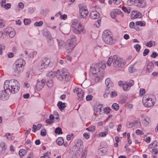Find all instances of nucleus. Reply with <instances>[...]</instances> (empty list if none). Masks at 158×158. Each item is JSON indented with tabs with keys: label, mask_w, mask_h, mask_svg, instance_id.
I'll return each mask as SVG.
<instances>
[{
	"label": "nucleus",
	"mask_w": 158,
	"mask_h": 158,
	"mask_svg": "<svg viewBox=\"0 0 158 158\" xmlns=\"http://www.w3.org/2000/svg\"><path fill=\"white\" fill-rule=\"evenodd\" d=\"M4 88L8 89L9 92L15 94L17 92L19 89V84L16 80H6L4 83Z\"/></svg>",
	"instance_id": "1"
},
{
	"label": "nucleus",
	"mask_w": 158,
	"mask_h": 158,
	"mask_svg": "<svg viewBox=\"0 0 158 158\" xmlns=\"http://www.w3.org/2000/svg\"><path fill=\"white\" fill-rule=\"evenodd\" d=\"M106 63L108 66H110L112 64L114 67L117 68L123 67L124 64L123 60L121 58L118 57L116 55H114L113 56H110Z\"/></svg>",
	"instance_id": "2"
},
{
	"label": "nucleus",
	"mask_w": 158,
	"mask_h": 158,
	"mask_svg": "<svg viewBox=\"0 0 158 158\" xmlns=\"http://www.w3.org/2000/svg\"><path fill=\"white\" fill-rule=\"evenodd\" d=\"M56 77L58 80L65 83L70 80V76L67 69H63L56 72Z\"/></svg>",
	"instance_id": "3"
},
{
	"label": "nucleus",
	"mask_w": 158,
	"mask_h": 158,
	"mask_svg": "<svg viewBox=\"0 0 158 158\" xmlns=\"http://www.w3.org/2000/svg\"><path fill=\"white\" fill-rule=\"evenodd\" d=\"M25 64V61L22 59L17 60L13 65V69L15 74L19 75L23 70V66Z\"/></svg>",
	"instance_id": "4"
},
{
	"label": "nucleus",
	"mask_w": 158,
	"mask_h": 158,
	"mask_svg": "<svg viewBox=\"0 0 158 158\" xmlns=\"http://www.w3.org/2000/svg\"><path fill=\"white\" fill-rule=\"evenodd\" d=\"M106 68V64L104 63H98L92 64L90 67V70L94 74L98 73L102 71Z\"/></svg>",
	"instance_id": "5"
},
{
	"label": "nucleus",
	"mask_w": 158,
	"mask_h": 158,
	"mask_svg": "<svg viewBox=\"0 0 158 158\" xmlns=\"http://www.w3.org/2000/svg\"><path fill=\"white\" fill-rule=\"evenodd\" d=\"M72 27L74 28V30L77 34H80L81 32L84 34L86 33V31L83 26L76 20H74L73 21Z\"/></svg>",
	"instance_id": "6"
},
{
	"label": "nucleus",
	"mask_w": 158,
	"mask_h": 158,
	"mask_svg": "<svg viewBox=\"0 0 158 158\" xmlns=\"http://www.w3.org/2000/svg\"><path fill=\"white\" fill-rule=\"evenodd\" d=\"M110 32L108 30L104 31L103 33L102 39L105 43L108 44H111L113 43V39L110 35Z\"/></svg>",
	"instance_id": "7"
},
{
	"label": "nucleus",
	"mask_w": 158,
	"mask_h": 158,
	"mask_svg": "<svg viewBox=\"0 0 158 158\" xmlns=\"http://www.w3.org/2000/svg\"><path fill=\"white\" fill-rule=\"evenodd\" d=\"M67 49L69 51V52H70L75 47V44L76 42L75 36L74 35H71L70 39L67 40Z\"/></svg>",
	"instance_id": "8"
},
{
	"label": "nucleus",
	"mask_w": 158,
	"mask_h": 158,
	"mask_svg": "<svg viewBox=\"0 0 158 158\" xmlns=\"http://www.w3.org/2000/svg\"><path fill=\"white\" fill-rule=\"evenodd\" d=\"M142 101L143 104L145 107H150L153 106L154 99L148 97L147 96H144L143 98Z\"/></svg>",
	"instance_id": "9"
},
{
	"label": "nucleus",
	"mask_w": 158,
	"mask_h": 158,
	"mask_svg": "<svg viewBox=\"0 0 158 158\" xmlns=\"http://www.w3.org/2000/svg\"><path fill=\"white\" fill-rule=\"evenodd\" d=\"M79 8L80 17L81 18H85L88 13L86 6L83 4H80Z\"/></svg>",
	"instance_id": "10"
},
{
	"label": "nucleus",
	"mask_w": 158,
	"mask_h": 158,
	"mask_svg": "<svg viewBox=\"0 0 158 158\" xmlns=\"http://www.w3.org/2000/svg\"><path fill=\"white\" fill-rule=\"evenodd\" d=\"M57 42L58 47L59 49H62L64 48L67 49V46L68 44L67 42L63 40V39L60 38L56 39Z\"/></svg>",
	"instance_id": "11"
},
{
	"label": "nucleus",
	"mask_w": 158,
	"mask_h": 158,
	"mask_svg": "<svg viewBox=\"0 0 158 158\" xmlns=\"http://www.w3.org/2000/svg\"><path fill=\"white\" fill-rule=\"evenodd\" d=\"M9 90L8 89H6L4 88V90L0 91V99L1 100H5L7 99L9 96Z\"/></svg>",
	"instance_id": "12"
},
{
	"label": "nucleus",
	"mask_w": 158,
	"mask_h": 158,
	"mask_svg": "<svg viewBox=\"0 0 158 158\" xmlns=\"http://www.w3.org/2000/svg\"><path fill=\"white\" fill-rule=\"evenodd\" d=\"M134 81L133 80L130 81L129 82H125L123 83V89L125 91H128L130 89L131 87L133 85Z\"/></svg>",
	"instance_id": "13"
},
{
	"label": "nucleus",
	"mask_w": 158,
	"mask_h": 158,
	"mask_svg": "<svg viewBox=\"0 0 158 158\" xmlns=\"http://www.w3.org/2000/svg\"><path fill=\"white\" fill-rule=\"evenodd\" d=\"M134 4L139 8H144L147 6V3L145 0H135Z\"/></svg>",
	"instance_id": "14"
},
{
	"label": "nucleus",
	"mask_w": 158,
	"mask_h": 158,
	"mask_svg": "<svg viewBox=\"0 0 158 158\" xmlns=\"http://www.w3.org/2000/svg\"><path fill=\"white\" fill-rule=\"evenodd\" d=\"M45 84V81L43 79H39L37 80L36 84V88L37 89L40 91L44 87Z\"/></svg>",
	"instance_id": "15"
},
{
	"label": "nucleus",
	"mask_w": 158,
	"mask_h": 158,
	"mask_svg": "<svg viewBox=\"0 0 158 158\" xmlns=\"http://www.w3.org/2000/svg\"><path fill=\"white\" fill-rule=\"evenodd\" d=\"M73 92L77 93L79 99L81 100L83 98L84 92L81 88H76L74 89Z\"/></svg>",
	"instance_id": "16"
},
{
	"label": "nucleus",
	"mask_w": 158,
	"mask_h": 158,
	"mask_svg": "<svg viewBox=\"0 0 158 158\" xmlns=\"http://www.w3.org/2000/svg\"><path fill=\"white\" fill-rule=\"evenodd\" d=\"M5 32L6 34L9 35L10 38H13L15 35V30L11 27L7 28L5 30Z\"/></svg>",
	"instance_id": "17"
},
{
	"label": "nucleus",
	"mask_w": 158,
	"mask_h": 158,
	"mask_svg": "<svg viewBox=\"0 0 158 158\" xmlns=\"http://www.w3.org/2000/svg\"><path fill=\"white\" fill-rule=\"evenodd\" d=\"M44 63L47 65V66L49 67H52L56 65L54 61L48 58H45L44 59Z\"/></svg>",
	"instance_id": "18"
},
{
	"label": "nucleus",
	"mask_w": 158,
	"mask_h": 158,
	"mask_svg": "<svg viewBox=\"0 0 158 158\" xmlns=\"http://www.w3.org/2000/svg\"><path fill=\"white\" fill-rule=\"evenodd\" d=\"M141 13L137 11H133L131 13V16L132 19L140 18L141 17Z\"/></svg>",
	"instance_id": "19"
},
{
	"label": "nucleus",
	"mask_w": 158,
	"mask_h": 158,
	"mask_svg": "<svg viewBox=\"0 0 158 158\" xmlns=\"http://www.w3.org/2000/svg\"><path fill=\"white\" fill-rule=\"evenodd\" d=\"M78 142L80 144V147L79 149V150L81 152H83L82 154L81 157V158H85L86 156V153L85 151L83 152V148H84L83 146V145L81 139L78 140Z\"/></svg>",
	"instance_id": "20"
},
{
	"label": "nucleus",
	"mask_w": 158,
	"mask_h": 158,
	"mask_svg": "<svg viewBox=\"0 0 158 158\" xmlns=\"http://www.w3.org/2000/svg\"><path fill=\"white\" fill-rule=\"evenodd\" d=\"M104 74V71H102L101 72L96 74V75L95 78V81L98 82L101 80L103 77Z\"/></svg>",
	"instance_id": "21"
},
{
	"label": "nucleus",
	"mask_w": 158,
	"mask_h": 158,
	"mask_svg": "<svg viewBox=\"0 0 158 158\" xmlns=\"http://www.w3.org/2000/svg\"><path fill=\"white\" fill-rule=\"evenodd\" d=\"M100 16L99 13L96 11H92L89 15L90 17L92 19H98Z\"/></svg>",
	"instance_id": "22"
},
{
	"label": "nucleus",
	"mask_w": 158,
	"mask_h": 158,
	"mask_svg": "<svg viewBox=\"0 0 158 158\" xmlns=\"http://www.w3.org/2000/svg\"><path fill=\"white\" fill-rule=\"evenodd\" d=\"M153 67L154 65L151 62H148L146 66V72L150 73L152 71Z\"/></svg>",
	"instance_id": "23"
},
{
	"label": "nucleus",
	"mask_w": 158,
	"mask_h": 158,
	"mask_svg": "<svg viewBox=\"0 0 158 158\" xmlns=\"http://www.w3.org/2000/svg\"><path fill=\"white\" fill-rule=\"evenodd\" d=\"M48 36H49L48 39V44L49 46H52L54 45V41L52 38L50 37V33L49 32L48 33Z\"/></svg>",
	"instance_id": "24"
},
{
	"label": "nucleus",
	"mask_w": 158,
	"mask_h": 158,
	"mask_svg": "<svg viewBox=\"0 0 158 158\" xmlns=\"http://www.w3.org/2000/svg\"><path fill=\"white\" fill-rule=\"evenodd\" d=\"M57 106L60 110L62 111L64 110V108L66 107L65 103L61 101H59L57 103Z\"/></svg>",
	"instance_id": "25"
},
{
	"label": "nucleus",
	"mask_w": 158,
	"mask_h": 158,
	"mask_svg": "<svg viewBox=\"0 0 158 158\" xmlns=\"http://www.w3.org/2000/svg\"><path fill=\"white\" fill-rule=\"evenodd\" d=\"M105 84L107 87V88H111L110 87L112 86V82L109 78L106 79L105 80Z\"/></svg>",
	"instance_id": "26"
},
{
	"label": "nucleus",
	"mask_w": 158,
	"mask_h": 158,
	"mask_svg": "<svg viewBox=\"0 0 158 158\" xmlns=\"http://www.w3.org/2000/svg\"><path fill=\"white\" fill-rule=\"evenodd\" d=\"M56 142L58 145L61 146L64 143V140L62 137H60L57 139Z\"/></svg>",
	"instance_id": "27"
},
{
	"label": "nucleus",
	"mask_w": 158,
	"mask_h": 158,
	"mask_svg": "<svg viewBox=\"0 0 158 158\" xmlns=\"http://www.w3.org/2000/svg\"><path fill=\"white\" fill-rule=\"evenodd\" d=\"M56 72L50 71L46 74V76L49 77H53L55 75L56 77Z\"/></svg>",
	"instance_id": "28"
},
{
	"label": "nucleus",
	"mask_w": 158,
	"mask_h": 158,
	"mask_svg": "<svg viewBox=\"0 0 158 158\" xmlns=\"http://www.w3.org/2000/svg\"><path fill=\"white\" fill-rule=\"evenodd\" d=\"M42 126V124H39L37 126H36L35 125H33V129L32 131L35 132L36 131L40 130Z\"/></svg>",
	"instance_id": "29"
},
{
	"label": "nucleus",
	"mask_w": 158,
	"mask_h": 158,
	"mask_svg": "<svg viewBox=\"0 0 158 158\" xmlns=\"http://www.w3.org/2000/svg\"><path fill=\"white\" fill-rule=\"evenodd\" d=\"M108 130H106L104 132H101L100 133L97 135V136L98 138L105 137L108 134Z\"/></svg>",
	"instance_id": "30"
},
{
	"label": "nucleus",
	"mask_w": 158,
	"mask_h": 158,
	"mask_svg": "<svg viewBox=\"0 0 158 158\" xmlns=\"http://www.w3.org/2000/svg\"><path fill=\"white\" fill-rule=\"evenodd\" d=\"M111 88H107L106 89V90L105 93L103 94V96L105 98H106L110 95V92H111Z\"/></svg>",
	"instance_id": "31"
},
{
	"label": "nucleus",
	"mask_w": 158,
	"mask_h": 158,
	"mask_svg": "<svg viewBox=\"0 0 158 158\" xmlns=\"http://www.w3.org/2000/svg\"><path fill=\"white\" fill-rule=\"evenodd\" d=\"M156 43L155 41H150L146 44V46L151 47L152 46H154L155 45Z\"/></svg>",
	"instance_id": "32"
},
{
	"label": "nucleus",
	"mask_w": 158,
	"mask_h": 158,
	"mask_svg": "<svg viewBox=\"0 0 158 158\" xmlns=\"http://www.w3.org/2000/svg\"><path fill=\"white\" fill-rule=\"evenodd\" d=\"M47 65L44 63V59L43 61V63H42L41 65L39 66V70L42 72L44 69L45 68L47 67Z\"/></svg>",
	"instance_id": "33"
},
{
	"label": "nucleus",
	"mask_w": 158,
	"mask_h": 158,
	"mask_svg": "<svg viewBox=\"0 0 158 158\" xmlns=\"http://www.w3.org/2000/svg\"><path fill=\"white\" fill-rule=\"evenodd\" d=\"M135 24L137 26H145L146 25L145 22L144 21H138L135 22Z\"/></svg>",
	"instance_id": "34"
},
{
	"label": "nucleus",
	"mask_w": 158,
	"mask_h": 158,
	"mask_svg": "<svg viewBox=\"0 0 158 158\" xmlns=\"http://www.w3.org/2000/svg\"><path fill=\"white\" fill-rule=\"evenodd\" d=\"M53 82L52 80H48L47 82V85L50 88H52L53 86Z\"/></svg>",
	"instance_id": "35"
},
{
	"label": "nucleus",
	"mask_w": 158,
	"mask_h": 158,
	"mask_svg": "<svg viewBox=\"0 0 158 158\" xmlns=\"http://www.w3.org/2000/svg\"><path fill=\"white\" fill-rule=\"evenodd\" d=\"M157 146V143L156 141H154L149 146V148H152L156 147Z\"/></svg>",
	"instance_id": "36"
},
{
	"label": "nucleus",
	"mask_w": 158,
	"mask_h": 158,
	"mask_svg": "<svg viewBox=\"0 0 158 158\" xmlns=\"http://www.w3.org/2000/svg\"><path fill=\"white\" fill-rule=\"evenodd\" d=\"M101 109L100 108H96L94 109V114L95 115H98L100 114Z\"/></svg>",
	"instance_id": "37"
},
{
	"label": "nucleus",
	"mask_w": 158,
	"mask_h": 158,
	"mask_svg": "<svg viewBox=\"0 0 158 158\" xmlns=\"http://www.w3.org/2000/svg\"><path fill=\"white\" fill-rule=\"evenodd\" d=\"M7 139L8 140H11L14 139V137L12 136L10 133H7L5 135Z\"/></svg>",
	"instance_id": "38"
},
{
	"label": "nucleus",
	"mask_w": 158,
	"mask_h": 158,
	"mask_svg": "<svg viewBox=\"0 0 158 158\" xmlns=\"http://www.w3.org/2000/svg\"><path fill=\"white\" fill-rule=\"evenodd\" d=\"M122 10L125 13L129 14L130 12V9L129 8H127L124 6L122 7Z\"/></svg>",
	"instance_id": "39"
},
{
	"label": "nucleus",
	"mask_w": 158,
	"mask_h": 158,
	"mask_svg": "<svg viewBox=\"0 0 158 158\" xmlns=\"http://www.w3.org/2000/svg\"><path fill=\"white\" fill-rule=\"evenodd\" d=\"M86 130L90 132L94 131L95 130V127L94 126H91L86 128Z\"/></svg>",
	"instance_id": "40"
},
{
	"label": "nucleus",
	"mask_w": 158,
	"mask_h": 158,
	"mask_svg": "<svg viewBox=\"0 0 158 158\" xmlns=\"http://www.w3.org/2000/svg\"><path fill=\"white\" fill-rule=\"evenodd\" d=\"M26 153V151L25 150L23 149H21L19 151V155L20 157H22L23 156L25 155Z\"/></svg>",
	"instance_id": "41"
},
{
	"label": "nucleus",
	"mask_w": 158,
	"mask_h": 158,
	"mask_svg": "<svg viewBox=\"0 0 158 158\" xmlns=\"http://www.w3.org/2000/svg\"><path fill=\"white\" fill-rule=\"evenodd\" d=\"M0 147L2 148V150H5L7 148V146L6 143L4 142H2L0 143Z\"/></svg>",
	"instance_id": "42"
},
{
	"label": "nucleus",
	"mask_w": 158,
	"mask_h": 158,
	"mask_svg": "<svg viewBox=\"0 0 158 158\" xmlns=\"http://www.w3.org/2000/svg\"><path fill=\"white\" fill-rule=\"evenodd\" d=\"M37 52L33 51L30 52L28 55L29 57L30 58H33L37 54Z\"/></svg>",
	"instance_id": "43"
},
{
	"label": "nucleus",
	"mask_w": 158,
	"mask_h": 158,
	"mask_svg": "<svg viewBox=\"0 0 158 158\" xmlns=\"http://www.w3.org/2000/svg\"><path fill=\"white\" fill-rule=\"evenodd\" d=\"M107 152L106 148H104L100 150L99 152V154L102 155H104Z\"/></svg>",
	"instance_id": "44"
},
{
	"label": "nucleus",
	"mask_w": 158,
	"mask_h": 158,
	"mask_svg": "<svg viewBox=\"0 0 158 158\" xmlns=\"http://www.w3.org/2000/svg\"><path fill=\"white\" fill-rule=\"evenodd\" d=\"M134 48L136 49L137 52H139L141 48V46L138 44H136L134 46Z\"/></svg>",
	"instance_id": "45"
},
{
	"label": "nucleus",
	"mask_w": 158,
	"mask_h": 158,
	"mask_svg": "<svg viewBox=\"0 0 158 158\" xmlns=\"http://www.w3.org/2000/svg\"><path fill=\"white\" fill-rule=\"evenodd\" d=\"M119 106L118 104L116 103H114L112 106V108L115 110H118L119 109Z\"/></svg>",
	"instance_id": "46"
},
{
	"label": "nucleus",
	"mask_w": 158,
	"mask_h": 158,
	"mask_svg": "<svg viewBox=\"0 0 158 158\" xmlns=\"http://www.w3.org/2000/svg\"><path fill=\"white\" fill-rule=\"evenodd\" d=\"M149 121H150V120L148 118L143 119V123L145 125L147 126L148 124Z\"/></svg>",
	"instance_id": "47"
},
{
	"label": "nucleus",
	"mask_w": 158,
	"mask_h": 158,
	"mask_svg": "<svg viewBox=\"0 0 158 158\" xmlns=\"http://www.w3.org/2000/svg\"><path fill=\"white\" fill-rule=\"evenodd\" d=\"M56 133L60 134L62 133V131L61 129L59 127L56 128L55 131Z\"/></svg>",
	"instance_id": "48"
},
{
	"label": "nucleus",
	"mask_w": 158,
	"mask_h": 158,
	"mask_svg": "<svg viewBox=\"0 0 158 158\" xmlns=\"http://www.w3.org/2000/svg\"><path fill=\"white\" fill-rule=\"evenodd\" d=\"M2 6L4 7L6 9H8L10 8L11 6V5L10 3H7L4 5H2Z\"/></svg>",
	"instance_id": "49"
},
{
	"label": "nucleus",
	"mask_w": 158,
	"mask_h": 158,
	"mask_svg": "<svg viewBox=\"0 0 158 158\" xmlns=\"http://www.w3.org/2000/svg\"><path fill=\"white\" fill-rule=\"evenodd\" d=\"M5 46L3 44L0 45V54L1 55L2 53V51L5 49Z\"/></svg>",
	"instance_id": "50"
},
{
	"label": "nucleus",
	"mask_w": 158,
	"mask_h": 158,
	"mask_svg": "<svg viewBox=\"0 0 158 158\" xmlns=\"http://www.w3.org/2000/svg\"><path fill=\"white\" fill-rule=\"evenodd\" d=\"M43 23L42 21H40L39 22H36L34 23V25L35 26H42Z\"/></svg>",
	"instance_id": "51"
},
{
	"label": "nucleus",
	"mask_w": 158,
	"mask_h": 158,
	"mask_svg": "<svg viewBox=\"0 0 158 158\" xmlns=\"http://www.w3.org/2000/svg\"><path fill=\"white\" fill-rule=\"evenodd\" d=\"M5 25V21L3 20L0 19V28H3L4 27Z\"/></svg>",
	"instance_id": "52"
},
{
	"label": "nucleus",
	"mask_w": 158,
	"mask_h": 158,
	"mask_svg": "<svg viewBox=\"0 0 158 158\" xmlns=\"http://www.w3.org/2000/svg\"><path fill=\"white\" fill-rule=\"evenodd\" d=\"M129 71L131 73H133L135 71V69L133 66H130L129 68Z\"/></svg>",
	"instance_id": "53"
},
{
	"label": "nucleus",
	"mask_w": 158,
	"mask_h": 158,
	"mask_svg": "<svg viewBox=\"0 0 158 158\" xmlns=\"http://www.w3.org/2000/svg\"><path fill=\"white\" fill-rule=\"evenodd\" d=\"M40 134L42 136H45L46 134V131L45 129H43L41 130Z\"/></svg>",
	"instance_id": "54"
},
{
	"label": "nucleus",
	"mask_w": 158,
	"mask_h": 158,
	"mask_svg": "<svg viewBox=\"0 0 158 158\" xmlns=\"http://www.w3.org/2000/svg\"><path fill=\"white\" fill-rule=\"evenodd\" d=\"M122 0H113V3L115 5H118L121 3Z\"/></svg>",
	"instance_id": "55"
},
{
	"label": "nucleus",
	"mask_w": 158,
	"mask_h": 158,
	"mask_svg": "<svg viewBox=\"0 0 158 158\" xmlns=\"http://www.w3.org/2000/svg\"><path fill=\"white\" fill-rule=\"evenodd\" d=\"M31 20L28 19H25L24 20V23L25 24L28 25L31 23Z\"/></svg>",
	"instance_id": "56"
},
{
	"label": "nucleus",
	"mask_w": 158,
	"mask_h": 158,
	"mask_svg": "<svg viewBox=\"0 0 158 158\" xmlns=\"http://www.w3.org/2000/svg\"><path fill=\"white\" fill-rule=\"evenodd\" d=\"M111 93L110 94V95L111 97H113L115 96H116L117 95V94L116 92L114 91H111Z\"/></svg>",
	"instance_id": "57"
},
{
	"label": "nucleus",
	"mask_w": 158,
	"mask_h": 158,
	"mask_svg": "<svg viewBox=\"0 0 158 158\" xmlns=\"http://www.w3.org/2000/svg\"><path fill=\"white\" fill-rule=\"evenodd\" d=\"M93 96L91 95H88L86 96V100L87 101L91 100L93 98Z\"/></svg>",
	"instance_id": "58"
},
{
	"label": "nucleus",
	"mask_w": 158,
	"mask_h": 158,
	"mask_svg": "<svg viewBox=\"0 0 158 158\" xmlns=\"http://www.w3.org/2000/svg\"><path fill=\"white\" fill-rule=\"evenodd\" d=\"M145 93V90L144 89H141L139 91V94L141 96L143 95Z\"/></svg>",
	"instance_id": "59"
},
{
	"label": "nucleus",
	"mask_w": 158,
	"mask_h": 158,
	"mask_svg": "<svg viewBox=\"0 0 158 158\" xmlns=\"http://www.w3.org/2000/svg\"><path fill=\"white\" fill-rule=\"evenodd\" d=\"M158 54L157 52H153L151 55V57L155 58L158 56Z\"/></svg>",
	"instance_id": "60"
},
{
	"label": "nucleus",
	"mask_w": 158,
	"mask_h": 158,
	"mask_svg": "<svg viewBox=\"0 0 158 158\" xmlns=\"http://www.w3.org/2000/svg\"><path fill=\"white\" fill-rule=\"evenodd\" d=\"M127 127L129 128H131L134 126V124L133 123H127Z\"/></svg>",
	"instance_id": "61"
},
{
	"label": "nucleus",
	"mask_w": 158,
	"mask_h": 158,
	"mask_svg": "<svg viewBox=\"0 0 158 158\" xmlns=\"http://www.w3.org/2000/svg\"><path fill=\"white\" fill-rule=\"evenodd\" d=\"M116 14L114 12V11L113 10L111 11L110 13L111 16L113 18H114L116 16Z\"/></svg>",
	"instance_id": "62"
},
{
	"label": "nucleus",
	"mask_w": 158,
	"mask_h": 158,
	"mask_svg": "<svg viewBox=\"0 0 158 158\" xmlns=\"http://www.w3.org/2000/svg\"><path fill=\"white\" fill-rule=\"evenodd\" d=\"M83 136L86 139H88L90 137L89 134L87 133H85L83 134Z\"/></svg>",
	"instance_id": "63"
},
{
	"label": "nucleus",
	"mask_w": 158,
	"mask_h": 158,
	"mask_svg": "<svg viewBox=\"0 0 158 158\" xmlns=\"http://www.w3.org/2000/svg\"><path fill=\"white\" fill-rule=\"evenodd\" d=\"M149 52V49H145V50H144L143 53V56H146L147 54H148V53Z\"/></svg>",
	"instance_id": "64"
}]
</instances>
